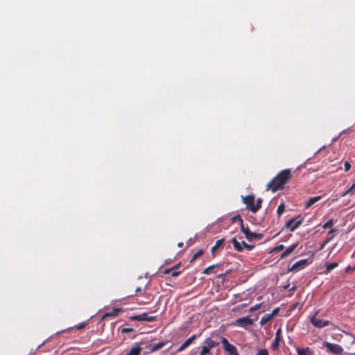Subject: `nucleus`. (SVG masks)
I'll list each match as a JSON object with an SVG mask.
<instances>
[{
  "label": "nucleus",
  "mask_w": 355,
  "mask_h": 355,
  "mask_svg": "<svg viewBox=\"0 0 355 355\" xmlns=\"http://www.w3.org/2000/svg\"><path fill=\"white\" fill-rule=\"evenodd\" d=\"M308 265V260L307 259H301L296 263H295L290 270H300L304 268L306 266Z\"/></svg>",
  "instance_id": "nucleus-14"
},
{
  "label": "nucleus",
  "mask_w": 355,
  "mask_h": 355,
  "mask_svg": "<svg viewBox=\"0 0 355 355\" xmlns=\"http://www.w3.org/2000/svg\"><path fill=\"white\" fill-rule=\"evenodd\" d=\"M180 265H181V263H180L177 264V265L174 266L173 267H172V268H173L176 271H178V270L180 268Z\"/></svg>",
  "instance_id": "nucleus-41"
},
{
  "label": "nucleus",
  "mask_w": 355,
  "mask_h": 355,
  "mask_svg": "<svg viewBox=\"0 0 355 355\" xmlns=\"http://www.w3.org/2000/svg\"><path fill=\"white\" fill-rule=\"evenodd\" d=\"M297 352L298 353V355H304V352L303 349L297 348Z\"/></svg>",
  "instance_id": "nucleus-40"
},
{
  "label": "nucleus",
  "mask_w": 355,
  "mask_h": 355,
  "mask_svg": "<svg viewBox=\"0 0 355 355\" xmlns=\"http://www.w3.org/2000/svg\"><path fill=\"white\" fill-rule=\"evenodd\" d=\"M243 202L245 204L246 208L250 211L252 207H254V196L253 195L243 197Z\"/></svg>",
  "instance_id": "nucleus-10"
},
{
  "label": "nucleus",
  "mask_w": 355,
  "mask_h": 355,
  "mask_svg": "<svg viewBox=\"0 0 355 355\" xmlns=\"http://www.w3.org/2000/svg\"><path fill=\"white\" fill-rule=\"evenodd\" d=\"M257 355H269V353L266 349H261L257 352Z\"/></svg>",
  "instance_id": "nucleus-33"
},
{
  "label": "nucleus",
  "mask_w": 355,
  "mask_h": 355,
  "mask_svg": "<svg viewBox=\"0 0 355 355\" xmlns=\"http://www.w3.org/2000/svg\"><path fill=\"white\" fill-rule=\"evenodd\" d=\"M219 265L218 264H216V265H211L207 268H206L203 271H202V274L204 275H209L211 272H212V270L218 267Z\"/></svg>",
  "instance_id": "nucleus-26"
},
{
  "label": "nucleus",
  "mask_w": 355,
  "mask_h": 355,
  "mask_svg": "<svg viewBox=\"0 0 355 355\" xmlns=\"http://www.w3.org/2000/svg\"><path fill=\"white\" fill-rule=\"evenodd\" d=\"M132 320L135 321H147L154 322L157 319V316H148L146 313H143L139 315H135L130 317Z\"/></svg>",
  "instance_id": "nucleus-9"
},
{
  "label": "nucleus",
  "mask_w": 355,
  "mask_h": 355,
  "mask_svg": "<svg viewBox=\"0 0 355 355\" xmlns=\"http://www.w3.org/2000/svg\"><path fill=\"white\" fill-rule=\"evenodd\" d=\"M221 343L227 355H239L236 347L230 344L227 338L223 337L221 338Z\"/></svg>",
  "instance_id": "nucleus-2"
},
{
  "label": "nucleus",
  "mask_w": 355,
  "mask_h": 355,
  "mask_svg": "<svg viewBox=\"0 0 355 355\" xmlns=\"http://www.w3.org/2000/svg\"><path fill=\"white\" fill-rule=\"evenodd\" d=\"M166 343H167L166 341H162V342H159V343L153 345L152 347L150 348V352H153L159 350V349H161L164 346H165Z\"/></svg>",
  "instance_id": "nucleus-22"
},
{
  "label": "nucleus",
  "mask_w": 355,
  "mask_h": 355,
  "mask_svg": "<svg viewBox=\"0 0 355 355\" xmlns=\"http://www.w3.org/2000/svg\"><path fill=\"white\" fill-rule=\"evenodd\" d=\"M225 243V239H221L216 241L215 245L211 248V251L212 253H214L218 248L223 247Z\"/></svg>",
  "instance_id": "nucleus-19"
},
{
  "label": "nucleus",
  "mask_w": 355,
  "mask_h": 355,
  "mask_svg": "<svg viewBox=\"0 0 355 355\" xmlns=\"http://www.w3.org/2000/svg\"><path fill=\"white\" fill-rule=\"evenodd\" d=\"M262 202L263 200L261 198H259L257 200V202L256 205H254V207H252L251 212L254 214L257 213L258 210L261 208Z\"/></svg>",
  "instance_id": "nucleus-21"
},
{
  "label": "nucleus",
  "mask_w": 355,
  "mask_h": 355,
  "mask_svg": "<svg viewBox=\"0 0 355 355\" xmlns=\"http://www.w3.org/2000/svg\"><path fill=\"white\" fill-rule=\"evenodd\" d=\"M239 222L240 223V225H241V227L242 225H243V219L241 218V216L239 214L234 216L232 218V223H236V222Z\"/></svg>",
  "instance_id": "nucleus-30"
},
{
  "label": "nucleus",
  "mask_w": 355,
  "mask_h": 355,
  "mask_svg": "<svg viewBox=\"0 0 355 355\" xmlns=\"http://www.w3.org/2000/svg\"><path fill=\"white\" fill-rule=\"evenodd\" d=\"M142 291L143 290L141 287H137L135 290V293H136L135 295H146V300H137V302L139 304H145L147 302H149L152 300L151 295L149 294H145V292L142 293Z\"/></svg>",
  "instance_id": "nucleus-11"
},
{
  "label": "nucleus",
  "mask_w": 355,
  "mask_h": 355,
  "mask_svg": "<svg viewBox=\"0 0 355 355\" xmlns=\"http://www.w3.org/2000/svg\"><path fill=\"white\" fill-rule=\"evenodd\" d=\"M280 340H281V329H279L276 331L275 338V340L271 346V348L272 349L275 350L279 347Z\"/></svg>",
  "instance_id": "nucleus-16"
},
{
  "label": "nucleus",
  "mask_w": 355,
  "mask_h": 355,
  "mask_svg": "<svg viewBox=\"0 0 355 355\" xmlns=\"http://www.w3.org/2000/svg\"><path fill=\"white\" fill-rule=\"evenodd\" d=\"M252 320L250 317L240 318L236 320L235 324L241 327L252 324Z\"/></svg>",
  "instance_id": "nucleus-12"
},
{
  "label": "nucleus",
  "mask_w": 355,
  "mask_h": 355,
  "mask_svg": "<svg viewBox=\"0 0 355 355\" xmlns=\"http://www.w3.org/2000/svg\"><path fill=\"white\" fill-rule=\"evenodd\" d=\"M171 270H173L171 272V275L173 277H178L179 275H180V272L179 271H176L175 270H174L173 268H171Z\"/></svg>",
  "instance_id": "nucleus-37"
},
{
  "label": "nucleus",
  "mask_w": 355,
  "mask_h": 355,
  "mask_svg": "<svg viewBox=\"0 0 355 355\" xmlns=\"http://www.w3.org/2000/svg\"><path fill=\"white\" fill-rule=\"evenodd\" d=\"M204 253V250L202 249H200L198 250L192 257L190 262L194 261L196 259H197L198 257H200L201 255H202Z\"/></svg>",
  "instance_id": "nucleus-29"
},
{
  "label": "nucleus",
  "mask_w": 355,
  "mask_h": 355,
  "mask_svg": "<svg viewBox=\"0 0 355 355\" xmlns=\"http://www.w3.org/2000/svg\"><path fill=\"white\" fill-rule=\"evenodd\" d=\"M121 311V308H114L112 309V311L110 313H107L106 314V315L107 316H112V317H116L118 315L119 313Z\"/></svg>",
  "instance_id": "nucleus-27"
},
{
  "label": "nucleus",
  "mask_w": 355,
  "mask_h": 355,
  "mask_svg": "<svg viewBox=\"0 0 355 355\" xmlns=\"http://www.w3.org/2000/svg\"><path fill=\"white\" fill-rule=\"evenodd\" d=\"M232 243L234 245V249L238 252H242L243 249H247L248 250H251L254 245H248L245 241L239 242L238 241L236 238H233L232 239Z\"/></svg>",
  "instance_id": "nucleus-7"
},
{
  "label": "nucleus",
  "mask_w": 355,
  "mask_h": 355,
  "mask_svg": "<svg viewBox=\"0 0 355 355\" xmlns=\"http://www.w3.org/2000/svg\"><path fill=\"white\" fill-rule=\"evenodd\" d=\"M322 198L321 196H317L310 198L305 203L306 208L311 207L313 204L319 201Z\"/></svg>",
  "instance_id": "nucleus-17"
},
{
  "label": "nucleus",
  "mask_w": 355,
  "mask_h": 355,
  "mask_svg": "<svg viewBox=\"0 0 355 355\" xmlns=\"http://www.w3.org/2000/svg\"><path fill=\"white\" fill-rule=\"evenodd\" d=\"M141 349L142 348L140 346H135L125 355H139L141 352Z\"/></svg>",
  "instance_id": "nucleus-20"
},
{
  "label": "nucleus",
  "mask_w": 355,
  "mask_h": 355,
  "mask_svg": "<svg viewBox=\"0 0 355 355\" xmlns=\"http://www.w3.org/2000/svg\"><path fill=\"white\" fill-rule=\"evenodd\" d=\"M196 335H193L192 336H191L190 338L187 339L181 345V346L177 349V352H180L184 350L187 347H189L193 343V341L196 339Z\"/></svg>",
  "instance_id": "nucleus-15"
},
{
  "label": "nucleus",
  "mask_w": 355,
  "mask_h": 355,
  "mask_svg": "<svg viewBox=\"0 0 355 355\" xmlns=\"http://www.w3.org/2000/svg\"><path fill=\"white\" fill-rule=\"evenodd\" d=\"M344 167H345V171H348L351 168V164L348 161H346L344 163Z\"/></svg>",
  "instance_id": "nucleus-35"
},
{
  "label": "nucleus",
  "mask_w": 355,
  "mask_h": 355,
  "mask_svg": "<svg viewBox=\"0 0 355 355\" xmlns=\"http://www.w3.org/2000/svg\"><path fill=\"white\" fill-rule=\"evenodd\" d=\"M183 245H184V243L182 242H180V243H178V246L179 248H182Z\"/></svg>",
  "instance_id": "nucleus-43"
},
{
  "label": "nucleus",
  "mask_w": 355,
  "mask_h": 355,
  "mask_svg": "<svg viewBox=\"0 0 355 355\" xmlns=\"http://www.w3.org/2000/svg\"><path fill=\"white\" fill-rule=\"evenodd\" d=\"M241 230L248 241H252L253 239H260L262 237L261 234L251 232L250 229L248 227H245L244 225L241 226Z\"/></svg>",
  "instance_id": "nucleus-8"
},
{
  "label": "nucleus",
  "mask_w": 355,
  "mask_h": 355,
  "mask_svg": "<svg viewBox=\"0 0 355 355\" xmlns=\"http://www.w3.org/2000/svg\"><path fill=\"white\" fill-rule=\"evenodd\" d=\"M132 331V329H124L123 331Z\"/></svg>",
  "instance_id": "nucleus-44"
},
{
  "label": "nucleus",
  "mask_w": 355,
  "mask_h": 355,
  "mask_svg": "<svg viewBox=\"0 0 355 355\" xmlns=\"http://www.w3.org/2000/svg\"><path fill=\"white\" fill-rule=\"evenodd\" d=\"M334 225V220L330 219L328 221H327L322 226V228L327 229L329 227H331Z\"/></svg>",
  "instance_id": "nucleus-32"
},
{
  "label": "nucleus",
  "mask_w": 355,
  "mask_h": 355,
  "mask_svg": "<svg viewBox=\"0 0 355 355\" xmlns=\"http://www.w3.org/2000/svg\"><path fill=\"white\" fill-rule=\"evenodd\" d=\"M338 266V263H337V262H334V263L327 264L326 266V271H325L326 274L331 272L334 269H335Z\"/></svg>",
  "instance_id": "nucleus-24"
},
{
  "label": "nucleus",
  "mask_w": 355,
  "mask_h": 355,
  "mask_svg": "<svg viewBox=\"0 0 355 355\" xmlns=\"http://www.w3.org/2000/svg\"><path fill=\"white\" fill-rule=\"evenodd\" d=\"M285 211V205L284 202H282L277 207V214L278 217H280L282 213Z\"/></svg>",
  "instance_id": "nucleus-28"
},
{
  "label": "nucleus",
  "mask_w": 355,
  "mask_h": 355,
  "mask_svg": "<svg viewBox=\"0 0 355 355\" xmlns=\"http://www.w3.org/2000/svg\"><path fill=\"white\" fill-rule=\"evenodd\" d=\"M272 320V318L270 313L264 315L260 320V324L261 325L266 324L267 322L271 321Z\"/></svg>",
  "instance_id": "nucleus-25"
},
{
  "label": "nucleus",
  "mask_w": 355,
  "mask_h": 355,
  "mask_svg": "<svg viewBox=\"0 0 355 355\" xmlns=\"http://www.w3.org/2000/svg\"><path fill=\"white\" fill-rule=\"evenodd\" d=\"M87 324V322H83L78 324V325L75 326V328L78 330L82 329L85 327Z\"/></svg>",
  "instance_id": "nucleus-34"
},
{
  "label": "nucleus",
  "mask_w": 355,
  "mask_h": 355,
  "mask_svg": "<svg viewBox=\"0 0 355 355\" xmlns=\"http://www.w3.org/2000/svg\"><path fill=\"white\" fill-rule=\"evenodd\" d=\"M324 345L326 347L327 352L334 354L336 355H340L343 352V349L341 347V346H340L338 344L325 342L324 343Z\"/></svg>",
  "instance_id": "nucleus-6"
},
{
  "label": "nucleus",
  "mask_w": 355,
  "mask_h": 355,
  "mask_svg": "<svg viewBox=\"0 0 355 355\" xmlns=\"http://www.w3.org/2000/svg\"><path fill=\"white\" fill-rule=\"evenodd\" d=\"M318 313V311H315V313L311 316L310 320L313 326L317 328H322L327 327L329 324V322L328 320H324L319 318H317V315Z\"/></svg>",
  "instance_id": "nucleus-5"
},
{
  "label": "nucleus",
  "mask_w": 355,
  "mask_h": 355,
  "mask_svg": "<svg viewBox=\"0 0 355 355\" xmlns=\"http://www.w3.org/2000/svg\"><path fill=\"white\" fill-rule=\"evenodd\" d=\"M284 248H285L284 245L283 244H280V245L275 247L273 249H272L270 252V253H276V252L283 250Z\"/></svg>",
  "instance_id": "nucleus-31"
},
{
  "label": "nucleus",
  "mask_w": 355,
  "mask_h": 355,
  "mask_svg": "<svg viewBox=\"0 0 355 355\" xmlns=\"http://www.w3.org/2000/svg\"><path fill=\"white\" fill-rule=\"evenodd\" d=\"M355 194V182L345 192H344L341 196H345L347 195L354 196Z\"/></svg>",
  "instance_id": "nucleus-23"
},
{
  "label": "nucleus",
  "mask_w": 355,
  "mask_h": 355,
  "mask_svg": "<svg viewBox=\"0 0 355 355\" xmlns=\"http://www.w3.org/2000/svg\"><path fill=\"white\" fill-rule=\"evenodd\" d=\"M337 230L336 229H331L329 232H328V237L327 239H326V241L321 245V249H322L323 248H324V246L328 243H329L334 237V232H336Z\"/></svg>",
  "instance_id": "nucleus-18"
},
{
  "label": "nucleus",
  "mask_w": 355,
  "mask_h": 355,
  "mask_svg": "<svg viewBox=\"0 0 355 355\" xmlns=\"http://www.w3.org/2000/svg\"><path fill=\"white\" fill-rule=\"evenodd\" d=\"M279 310H280V308H276L275 309H273V311H272L271 313H270V315H271L272 318H273L274 316L277 315L279 312Z\"/></svg>",
  "instance_id": "nucleus-36"
},
{
  "label": "nucleus",
  "mask_w": 355,
  "mask_h": 355,
  "mask_svg": "<svg viewBox=\"0 0 355 355\" xmlns=\"http://www.w3.org/2000/svg\"><path fill=\"white\" fill-rule=\"evenodd\" d=\"M261 304H256L250 309V311L252 312V311H257L261 307Z\"/></svg>",
  "instance_id": "nucleus-38"
},
{
  "label": "nucleus",
  "mask_w": 355,
  "mask_h": 355,
  "mask_svg": "<svg viewBox=\"0 0 355 355\" xmlns=\"http://www.w3.org/2000/svg\"><path fill=\"white\" fill-rule=\"evenodd\" d=\"M228 273H229V271H227V272H226L225 273H224V274H220V275H218V277H225V275H226L227 274H228Z\"/></svg>",
  "instance_id": "nucleus-42"
},
{
  "label": "nucleus",
  "mask_w": 355,
  "mask_h": 355,
  "mask_svg": "<svg viewBox=\"0 0 355 355\" xmlns=\"http://www.w3.org/2000/svg\"><path fill=\"white\" fill-rule=\"evenodd\" d=\"M298 243H295L286 249V250L281 254L280 259H283L291 255L294 250L297 248Z\"/></svg>",
  "instance_id": "nucleus-13"
},
{
  "label": "nucleus",
  "mask_w": 355,
  "mask_h": 355,
  "mask_svg": "<svg viewBox=\"0 0 355 355\" xmlns=\"http://www.w3.org/2000/svg\"><path fill=\"white\" fill-rule=\"evenodd\" d=\"M204 345L202 347L200 355H206L210 352V349L215 347L219 345L218 343L208 338L204 341Z\"/></svg>",
  "instance_id": "nucleus-3"
},
{
  "label": "nucleus",
  "mask_w": 355,
  "mask_h": 355,
  "mask_svg": "<svg viewBox=\"0 0 355 355\" xmlns=\"http://www.w3.org/2000/svg\"><path fill=\"white\" fill-rule=\"evenodd\" d=\"M173 270H171V268H167L166 270H164L163 273L164 275H171V272Z\"/></svg>",
  "instance_id": "nucleus-39"
},
{
  "label": "nucleus",
  "mask_w": 355,
  "mask_h": 355,
  "mask_svg": "<svg viewBox=\"0 0 355 355\" xmlns=\"http://www.w3.org/2000/svg\"><path fill=\"white\" fill-rule=\"evenodd\" d=\"M292 177L293 173L291 169L282 170L268 183L266 189L270 190L273 193L282 190L284 188V185L290 181Z\"/></svg>",
  "instance_id": "nucleus-1"
},
{
  "label": "nucleus",
  "mask_w": 355,
  "mask_h": 355,
  "mask_svg": "<svg viewBox=\"0 0 355 355\" xmlns=\"http://www.w3.org/2000/svg\"><path fill=\"white\" fill-rule=\"evenodd\" d=\"M303 219L300 218V216L297 218H293L288 220L285 226L288 228L291 231L293 232L297 230L302 223Z\"/></svg>",
  "instance_id": "nucleus-4"
}]
</instances>
